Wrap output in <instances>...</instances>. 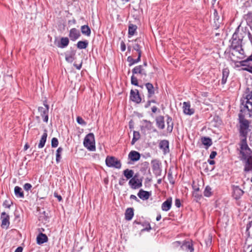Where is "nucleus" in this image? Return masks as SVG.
Instances as JSON below:
<instances>
[{
	"instance_id": "nucleus-41",
	"label": "nucleus",
	"mask_w": 252,
	"mask_h": 252,
	"mask_svg": "<svg viewBox=\"0 0 252 252\" xmlns=\"http://www.w3.org/2000/svg\"><path fill=\"white\" fill-rule=\"evenodd\" d=\"M59 142L57 138L54 137L51 140V146L52 148H56L58 146Z\"/></svg>"
},
{
	"instance_id": "nucleus-57",
	"label": "nucleus",
	"mask_w": 252,
	"mask_h": 252,
	"mask_svg": "<svg viewBox=\"0 0 252 252\" xmlns=\"http://www.w3.org/2000/svg\"><path fill=\"white\" fill-rule=\"evenodd\" d=\"M251 228H252V220L247 225V230L248 231Z\"/></svg>"
},
{
	"instance_id": "nucleus-20",
	"label": "nucleus",
	"mask_w": 252,
	"mask_h": 252,
	"mask_svg": "<svg viewBox=\"0 0 252 252\" xmlns=\"http://www.w3.org/2000/svg\"><path fill=\"white\" fill-rule=\"evenodd\" d=\"M137 195L140 199L145 200L149 199L151 195V193L148 191L141 189L137 193Z\"/></svg>"
},
{
	"instance_id": "nucleus-32",
	"label": "nucleus",
	"mask_w": 252,
	"mask_h": 252,
	"mask_svg": "<svg viewBox=\"0 0 252 252\" xmlns=\"http://www.w3.org/2000/svg\"><path fill=\"white\" fill-rule=\"evenodd\" d=\"M138 182H139V179H138L137 175L136 174L133 176V178L130 179L128 182V184L130 187L133 189V187L136 186Z\"/></svg>"
},
{
	"instance_id": "nucleus-51",
	"label": "nucleus",
	"mask_w": 252,
	"mask_h": 252,
	"mask_svg": "<svg viewBox=\"0 0 252 252\" xmlns=\"http://www.w3.org/2000/svg\"><path fill=\"white\" fill-rule=\"evenodd\" d=\"M217 153V152L216 151H212L210 155V159H213L215 158V157L216 156Z\"/></svg>"
},
{
	"instance_id": "nucleus-33",
	"label": "nucleus",
	"mask_w": 252,
	"mask_h": 252,
	"mask_svg": "<svg viewBox=\"0 0 252 252\" xmlns=\"http://www.w3.org/2000/svg\"><path fill=\"white\" fill-rule=\"evenodd\" d=\"M123 174L127 179L133 177L134 171L131 169H126L123 171Z\"/></svg>"
},
{
	"instance_id": "nucleus-8",
	"label": "nucleus",
	"mask_w": 252,
	"mask_h": 252,
	"mask_svg": "<svg viewBox=\"0 0 252 252\" xmlns=\"http://www.w3.org/2000/svg\"><path fill=\"white\" fill-rule=\"evenodd\" d=\"M130 99L136 103H140L141 102L142 99L140 95L139 91L138 90L135 89V90H131L130 93Z\"/></svg>"
},
{
	"instance_id": "nucleus-21",
	"label": "nucleus",
	"mask_w": 252,
	"mask_h": 252,
	"mask_svg": "<svg viewBox=\"0 0 252 252\" xmlns=\"http://www.w3.org/2000/svg\"><path fill=\"white\" fill-rule=\"evenodd\" d=\"M128 158L132 161H138L140 158V154L137 151H132L128 154Z\"/></svg>"
},
{
	"instance_id": "nucleus-48",
	"label": "nucleus",
	"mask_w": 252,
	"mask_h": 252,
	"mask_svg": "<svg viewBox=\"0 0 252 252\" xmlns=\"http://www.w3.org/2000/svg\"><path fill=\"white\" fill-rule=\"evenodd\" d=\"M126 49V46L125 42L123 41H122L121 42V49L122 51H125Z\"/></svg>"
},
{
	"instance_id": "nucleus-35",
	"label": "nucleus",
	"mask_w": 252,
	"mask_h": 252,
	"mask_svg": "<svg viewBox=\"0 0 252 252\" xmlns=\"http://www.w3.org/2000/svg\"><path fill=\"white\" fill-rule=\"evenodd\" d=\"M139 39L137 38L136 39L135 41V44L133 46V48L134 50L136 51L138 53V54H142V51L141 50V46L138 43Z\"/></svg>"
},
{
	"instance_id": "nucleus-14",
	"label": "nucleus",
	"mask_w": 252,
	"mask_h": 252,
	"mask_svg": "<svg viewBox=\"0 0 252 252\" xmlns=\"http://www.w3.org/2000/svg\"><path fill=\"white\" fill-rule=\"evenodd\" d=\"M133 75L136 74H140L142 76H147V73L145 70L143 68L142 65H139L134 67L132 70Z\"/></svg>"
},
{
	"instance_id": "nucleus-38",
	"label": "nucleus",
	"mask_w": 252,
	"mask_h": 252,
	"mask_svg": "<svg viewBox=\"0 0 252 252\" xmlns=\"http://www.w3.org/2000/svg\"><path fill=\"white\" fill-rule=\"evenodd\" d=\"M137 29V26L135 25L130 24L128 27V34L132 36L135 33Z\"/></svg>"
},
{
	"instance_id": "nucleus-53",
	"label": "nucleus",
	"mask_w": 252,
	"mask_h": 252,
	"mask_svg": "<svg viewBox=\"0 0 252 252\" xmlns=\"http://www.w3.org/2000/svg\"><path fill=\"white\" fill-rule=\"evenodd\" d=\"M126 180L124 179L123 178H121L120 179L119 181V184L121 186H123L124 184L125 183Z\"/></svg>"
},
{
	"instance_id": "nucleus-10",
	"label": "nucleus",
	"mask_w": 252,
	"mask_h": 252,
	"mask_svg": "<svg viewBox=\"0 0 252 252\" xmlns=\"http://www.w3.org/2000/svg\"><path fill=\"white\" fill-rule=\"evenodd\" d=\"M222 20L219 15L217 10H214V27L215 29H218L222 24Z\"/></svg>"
},
{
	"instance_id": "nucleus-13",
	"label": "nucleus",
	"mask_w": 252,
	"mask_h": 252,
	"mask_svg": "<svg viewBox=\"0 0 252 252\" xmlns=\"http://www.w3.org/2000/svg\"><path fill=\"white\" fill-rule=\"evenodd\" d=\"M183 112L188 115H191L194 113V109L190 108V104L189 102H184L183 103Z\"/></svg>"
},
{
	"instance_id": "nucleus-59",
	"label": "nucleus",
	"mask_w": 252,
	"mask_h": 252,
	"mask_svg": "<svg viewBox=\"0 0 252 252\" xmlns=\"http://www.w3.org/2000/svg\"><path fill=\"white\" fill-rule=\"evenodd\" d=\"M23 248L21 247H18L15 251L14 252H22Z\"/></svg>"
},
{
	"instance_id": "nucleus-46",
	"label": "nucleus",
	"mask_w": 252,
	"mask_h": 252,
	"mask_svg": "<svg viewBox=\"0 0 252 252\" xmlns=\"http://www.w3.org/2000/svg\"><path fill=\"white\" fill-rule=\"evenodd\" d=\"M142 186V180L139 179V182H137L136 186L133 187V189H138V188L141 187Z\"/></svg>"
},
{
	"instance_id": "nucleus-62",
	"label": "nucleus",
	"mask_w": 252,
	"mask_h": 252,
	"mask_svg": "<svg viewBox=\"0 0 252 252\" xmlns=\"http://www.w3.org/2000/svg\"><path fill=\"white\" fill-rule=\"evenodd\" d=\"M138 139H137L136 138H135L133 136V138L132 139V141H131V145H134L135 144V143L138 140Z\"/></svg>"
},
{
	"instance_id": "nucleus-64",
	"label": "nucleus",
	"mask_w": 252,
	"mask_h": 252,
	"mask_svg": "<svg viewBox=\"0 0 252 252\" xmlns=\"http://www.w3.org/2000/svg\"><path fill=\"white\" fill-rule=\"evenodd\" d=\"M158 110V108L154 106H153L152 108V111L153 112V113H156L157 112Z\"/></svg>"
},
{
	"instance_id": "nucleus-44",
	"label": "nucleus",
	"mask_w": 252,
	"mask_h": 252,
	"mask_svg": "<svg viewBox=\"0 0 252 252\" xmlns=\"http://www.w3.org/2000/svg\"><path fill=\"white\" fill-rule=\"evenodd\" d=\"M24 189L26 190V191H29V190H30L32 188V186L31 185V184L30 183H26L24 185Z\"/></svg>"
},
{
	"instance_id": "nucleus-50",
	"label": "nucleus",
	"mask_w": 252,
	"mask_h": 252,
	"mask_svg": "<svg viewBox=\"0 0 252 252\" xmlns=\"http://www.w3.org/2000/svg\"><path fill=\"white\" fill-rule=\"evenodd\" d=\"M244 70L247 71L252 74V65H248L247 67L245 68Z\"/></svg>"
},
{
	"instance_id": "nucleus-23",
	"label": "nucleus",
	"mask_w": 252,
	"mask_h": 252,
	"mask_svg": "<svg viewBox=\"0 0 252 252\" xmlns=\"http://www.w3.org/2000/svg\"><path fill=\"white\" fill-rule=\"evenodd\" d=\"M37 243L39 245L42 244L48 241V237L47 235L42 233H40L36 238Z\"/></svg>"
},
{
	"instance_id": "nucleus-19",
	"label": "nucleus",
	"mask_w": 252,
	"mask_h": 252,
	"mask_svg": "<svg viewBox=\"0 0 252 252\" xmlns=\"http://www.w3.org/2000/svg\"><path fill=\"white\" fill-rule=\"evenodd\" d=\"M156 125L160 129L165 128L164 118L163 116H158L156 119Z\"/></svg>"
},
{
	"instance_id": "nucleus-49",
	"label": "nucleus",
	"mask_w": 252,
	"mask_h": 252,
	"mask_svg": "<svg viewBox=\"0 0 252 252\" xmlns=\"http://www.w3.org/2000/svg\"><path fill=\"white\" fill-rule=\"evenodd\" d=\"M133 137L136 138L137 139H139L140 137V133L138 131H133Z\"/></svg>"
},
{
	"instance_id": "nucleus-30",
	"label": "nucleus",
	"mask_w": 252,
	"mask_h": 252,
	"mask_svg": "<svg viewBox=\"0 0 252 252\" xmlns=\"http://www.w3.org/2000/svg\"><path fill=\"white\" fill-rule=\"evenodd\" d=\"M201 142L202 144L206 146V149H207L212 144V139L209 137H203L201 138Z\"/></svg>"
},
{
	"instance_id": "nucleus-9",
	"label": "nucleus",
	"mask_w": 252,
	"mask_h": 252,
	"mask_svg": "<svg viewBox=\"0 0 252 252\" xmlns=\"http://www.w3.org/2000/svg\"><path fill=\"white\" fill-rule=\"evenodd\" d=\"M0 219L1 220V227L7 229L10 224L9 216L4 212L1 214Z\"/></svg>"
},
{
	"instance_id": "nucleus-31",
	"label": "nucleus",
	"mask_w": 252,
	"mask_h": 252,
	"mask_svg": "<svg viewBox=\"0 0 252 252\" xmlns=\"http://www.w3.org/2000/svg\"><path fill=\"white\" fill-rule=\"evenodd\" d=\"M89 44V42L87 40L84 41H79L77 43V47L79 49H86Z\"/></svg>"
},
{
	"instance_id": "nucleus-63",
	"label": "nucleus",
	"mask_w": 252,
	"mask_h": 252,
	"mask_svg": "<svg viewBox=\"0 0 252 252\" xmlns=\"http://www.w3.org/2000/svg\"><path fill=\"white\" fill-rule=\"evenodd\" d=\"M76 23V21L75 20V19H73V20H69L68 21V24H75Z\"/></svg>"
},
{
	"instance_id": "nucleus-52",
	"label": "nucleus",
	"mask_w": 252,
	"mask_h": 252,
	"mask_svg": "<svg viewBox=\"0 0 252 252\" xmlns=\"http://www.w3.org/2000/svg\"><path fill=\"white\" fill-rule=\"evenodd\" d=\"M130 199H133L137 202H140V200L139 199H138V198L135 195H133V194H132L130 196Z\"/></svg>"
},
{
	"instance_id": "nucleus-16",
	"label": "nucleus",
	"mask_w": 252,
	"mask_h": 252,
	"mask_svg": "<svg viewBox=\"0 0 252 252\" xmlns=\"http://www.w3.org/2000/svg\"><path fill=\"white\" fill-rule=\"evenodd\" d=\"M159 148L162 150L164 154L169 153V142L167 140H163L160 141L159 144Z\"/></svg>"
},
{
	"instance_id": "nucleus-61",
	"label": "nucleus",
	"mask_w": 252,
	"mask_h": 252,
	"mask_svg": "<svg viewBox=\"0 0 252 252\" xmlns=\"http://www.w3.org/2000/svg\"><path fill=\"white\" fill-rule=\"evenodd\" d=\"M141 55L142 54H138V58L135 59V61L137 63H139V62H140L141 61Z\"/></svg>"
},
{
	"instance_id": "nucleus-15",
	"label": "nucleus",
	"mask_w": 252,
	"mask_h": 252,
	"mask_svg": "<svg viewBox=\"0 0 252 252\" xmlns=\"http://www.w3.org/2000/svg\"><path fill=\"white\" fill-rule=\"evenodd\" d=\"M233 190L232 196L236 200L239 199L244 192L238 186H234Z\"/></svg>"
},
{
	"instance_id": "nucleus-58",
	"label": "nucleus",
	"mask_w": 252,
	"mask_h": 252,
	"mask_svg": "<svg viewBox=\"0 0 252 252\" xmlns=\"http://www.w3.org/2000/svg\"><path fill=\"white\" fill-rule=\"evenodd\" d=\"M235 41H236V39H234L233 40V41H232V47H233L234 49H236L237 48H239V46L237 47L236 45H234L235 43Z\"/></svg>"
},
{
	"instance_id": "nucleus-5",
	"label": "nucleus",
	"mask_w": 252,
	"mask_h": 252,
	"mask_svg": "<svg viewBox=\"0 0 252 252\" xmlns=\"http://www.w3.org/2000/svg\"><path fill=\"white\" fill-rule=\"evenodd\" d=\"M106 165L109 167L120 169L122 164L120 160L113 156H107L105 159Z\"/></svg>"
},
{
	"instance_id": "nucleus-39",
	"label": "nucleus",
	"mask_w": 252,
	"mask_h": 252,
	"mask_svg": "<svg viewBox=\"0 0 252 252\" xmlns=\"http://www.w3.org/2000/svg\"><path fill=\"white\" fill-rule=\"evenodd\" d=\"M149 167V163L147 161L142 162L140 165V171L145 172Z\"/></svg>"
},
{
	"instance_id": "nucleus-17",
	"label": "nucleus",
	"mask_w": 252,
	"mask_h": 252,
	"mask_svg": "<svg viewBox=\"0 0 252 252\" xmlns=\"http://www.w3.org/2000/svg\"><path fill=\"white\" fill-rule=\"evenodd\" d=\"M183 250L193 252L194 249L193 248V245L191 242L189 241H184L181 246Z\"/></svg>"
},
{
	"instance_id": "nucleus-60",
	"label": "nucleus",
	"mask_w": 252,
	"mask_h": 252,
	"mask_svg": "<svg viewBox=\"0 0 252 252\" xmlns=\"http://www.w3.org/2000/svg\"><path fill=\"white\" fill-rule=\"evenodd\" d=\"M7 201H5L3 203V205L4 206H5V207H7L8 208H10V206H11V205L10 204H8L7 203Z\"/></svg>"
},
{
	"instance_id": "nucleus-11",
	"label": "nucleus",
	"mask_w": 252,
	"mask_h": 252,
	"mask_svg": "<svg viewBox=\"0 0 252 252\" xmlns=\"http://www.w3.org/2000/svg\"><path fill=\"white\" fill-rule=\"evenodd\" d=\"M81 36L80 31L76 28L71 29L69 33V37L71 40L74 41Z\"/></svg>"
},
{
	"instance_id": "nucleus-43",
	"label": "nucleus",
	"mask_w": 252,
	"mask_h": 252,
	"mask_svg": "<svg viewBox=\"0 0 252 252\" xmlns=\"http://www.w3.org/2000/svg\"><path fill=\"white\" fill-rule=\"evenodd\" d=\"M77 123L81 125L85 126L86 125V122L82 119V117L78 116L76 118Z\"/></svg>"
},
{
	"instance_id": "nucleus-42",
	"label": "nucleus",
	"mask_w": 252,
	"mask_h": 252,
	"mask_svg": "<svg viewBox=\"0 0 252 252\" xmlns=\"http://www.w3.org/2000/svg\"><path fill=\"white\" fill-rule=\"evenodd\" d=\"M131 83L134 86H139L138 80L133 74L131 77Z\"/></svg>"
},
{
	"instance_id": "nucleus-37",
	"label": "nucleus",
	"mask_w": 252,
	"mask_h": 252,
	"mask_svg": "<svg viewBox=\"0 0 252 252\" xmlns=\"http://www.w3.org/2000/svg\"><path fill=\"white\" fill-rule=\"evenodd\" d=\"M203 193L205 196L207 197H210L213 194L212 191V188L209 186H206Z\"/></svg>"
},
{
	"instance_id": "nucleus-40",
	"label": "nucleus",
	"mask_w": 252,
	"mask_h": 252,
	"mask_svg": "<svg viewBox=\"0 0 252 252\" xmlns=\"http://www.w3.org/2000/svg\"><path fill=\"white\" fill-rule=\"evenodd\" d=\"M127 61L129 63V66H131L133 64L137 63L135 61V59H133L131 56H128L127 58Z\"/></svg>"
},
{
	"instance_id": "nucleus-18",
	"label": "nucleus",
	"mask_w": 252,
	"mask_h": 252,
	"mask_svg": "<svg viewBox=\"0 0 252 252\" xmlns=\"http://www.w3.org/2000/svg\"><path fill=\"white\" fill-rule=\"evenodd\" d=\"M172 199L171 197H169L166 201L163 202L161 205V209L164 211H168L171 207Z\"/></svg>"
},
{
	"instance_id": "nucleus-47",
	"label": "nucleus",
	"mask_w": 252,
	"mask_h": 252,
	"mask_svg": "<svg viewBox=\"0 0 252 252\" xmlns=\"http://www.w3.org/2000/svg\"><path fill=\"white\" fill-rule=\"evenodd\" d=\"M175 205L178 208H179L181 206V204L180 200L179 199L176 198L175 199Z\"/></svg>"
},
{
	"instance_id": "nucleus-28",
	"label": "nucleus",
	"mask_w": 252,
	"mask_h": 252,
	"mask_svg": "<svg viewBox=\"0 0 252 252\" xmlns=\"http://www.w3.org/2000/svg\"><path fill=\"white\" fill-rule=\"evenodd\" d=\"M14 193L17 198H23L24 197V192L21 188L16 186L14 188Z\"/></svg>"
},
{
	"instance_id": "nucleus-56",
	"label": "nucleus",
	"mask_w": 252,
	"mask_h": 252,
	"mask_svg": "<svg viewBox=\"0 0 252 252\" xmlns=\"http://www.w3.org/2000/svg\"><path fill=\"white\" fill-rule=\"evenodd\" d=\"M42 214L44 215V218L45 220H47L49 218L48 213H47L45 211H43L42 213Z\"/></svg>"
},
{
	"instance_id": "nucleus-22",
	"label": "nucleus",
	"mask_w": 252,
	"mask_h": 252,
	"mask_svg": "<svg viewBox=\"0 0 252 252\" xmlns=\"http://www.w3.org/2000/svg\"><path fill=\"white\" fill-rule=\"evenodd\" d=\"M145 85L148 91V97L151 98L155 94L154 86L150 83H147Z\"/></svg>"
},
{
	"instance_id": "nucleus-6",
	"label": "nucleus",
	"mask_w": 252,
	"mask_h": 252,
	"mask_svg": "<svg viewBox=\"0 0 252 252\" xmlns=\"http://www.w3.org/2000/svg\"><path fill=\"white\" fill-rule=\"evenodd\" d=\"M152 167L153 172L156 176H160L161 174V163L157 159L151 161Z\"/></svg>"
},
{
	"instance_id": "nucleus-34",
	"label": "nucleus",
	"mask_w": 252,
	"mask_h": 252,
	"mask_svg": "<svg viewBox=\"0 0 252 252\" xmlns=\"http://www.w3.org/2000/svg\"><path fill=\"white\" fill-rule=\"evenodd\" d=\"M69 44V39L67 37H62L61 39V42L58 47L61 48L66 47Z\"/></svg>"
},
{
	"instance_id": "nucleus-1",
	"label": "nucleus",
	"mask_w": 252,
	"mask_h": 252,
	"mask_svg": "<svg viewBox=\"0 0 252 252\" xmlns=\"http://www.w3.org/2000/svg\"><path fill=\"white\" fill-rule=\"evenodd\" d=\"M243 112L241 111L238 114V121L239 124V136L241 137L239 146L240 149L249 150V147L247 144V138L248 133L251 131L250 129L251 122L245 118Z\"/></svg>"
},
{
	"instance_id": "nucleus-3",
	"label": "nucleus",
	"mask_w": 252,
	"mask_h": 252,
	"mask_svg": "<svg viewBox=\"0 0 252 252\" xmlns=\"http://www.w3.org/2000/svg\"><path fill=\"white\" fill-rule=\"evenodd\" d=\"M248 112L250 117H252V91L247 95L244 100H241V112Z\"/></svg>"
},
{
	"instance_id": "nucleus-24",
	"label": "nucleus",
	"mask_w": 252,
	"mask_h": 252,
	"mask_svg": "<svg viewBox=\"0 0 252 252\" xmlns=\"http://www.w3.org/2000/svg\"><path fill=\"white\" fill-rule=\"evenodd\" d=\"M229 74V69L226 67L224 68L222 70V79L221 80V84L222 85H224L227 81V78Z\"/></svg>"
},
{
	"instance_id": "nucleus-2",
	"label": "nucleus",
	"mask_w": 252,
	"mask_h": 252,
	"mask_svg": "<svg viewBox=\"0 0 252 252\" xmlns=\"http://www.w3.org/2000/svg\"><path fill=\"white\" fill-rule=\"evenodd\" d=\"M252 151L249 148V150H243L240 149V154L241 155L240 159L245 161L244 171L246 172H252V156H250Z\"/></svg>"
},
{
	"instance_id": "nucleus-12",
	"label": "nucleus",
	"mask_w": 252,
	"mask_h": 252,
	"mask_svg": "<svg viewBox=\"0 0 252 252\" xmlns=\"http://www.w3.org/2000/svg\"><path fill=\"white\" fill-rule=\"evenodd\" d=\"M76 51L72 48L65 53V59L66 62L69 63H72L75 59Z\"/></svg>"
},
{
	"instance_id": "nucleus-25",
	"label": "nucleus",
	"mask_w": 252,
	"mask_h": 252,
	"mask_svg": "<svg viewBox=\"0 0 252 252\" xmlns=\"http://www.w3.org/2000/svg\"><path fill=\"white\" fill-rule=\"evenodd\" d=\"M166 117V124L167 125V131L169 133H171L173 129V122L172 121V118L170 116L167 115Z\"/></svg>"
},
{
	"instance_id": "nucleus-4",
	"label": "nucleus",
	"mask_w": 252,
	"mask_h": 252,
	"mask_svg": "<svg viewBox=\"0 0 252 252\" xmlns=\"http://www.w3.org/2000/svg\"><path fill=\"white\" fill-rule=\"evenodd\" d=\"M83 144L84 147L89 151H94L95 150L94 136L93 133H90L85 136Z\"/></svg>"
},
{
	"instance_id": "nucleus-29",
	"label": "nucleus",
	"mask_w": 252,
	"mask_h": 252,
	"mask_svg": "<svg viewBox=\"0 0 252 252\" xmlns=\"http://www.w3.org/2000/svg\"><path fill=\"white\" fill-rule=\"evenodd\" d=\"M81 31L83 35L90 36L91 33V29L88 25H83L81 27Z\"/></svg>"
},
{
	"instance_id": "nucleus-55",
	"label": "nucleus",
	"mask_w": 252,
	"mask_h": 252,
	"mask_svg": "<svg viewBox=\"0 0 252 252\" xmlns=\"http://www.w3.org/2000/svg\"><path fill=\"white\" fill-rule=\"evenodd\" d=\"M82 62H81L79 64L74 63L73 65L76 67V69L80 70L82 67Z\"/></svg>"
},
{
	"instance_id": "nucleus-54",
	"label": "nucleus",
	"mask_w": 252,
	"mask_h": 252,
	"mask_svg": "<svg viewBox=\"0 0 252 252\" xmlns=\"http://www.w3.org/2000/svg\"><path fill=\"white\" fill-rule=\"evenodd\" d=\"M54 196L57 197L59 200V201H61L62 200V197L60 195H58V194L56 192H54Z\"/></svg>"
},
{
	"instance_id": "nucleus-36",
	"label": "nucleus",
	"mask_w": 252,
	"mask_h": 252,
	"mask_svg": "<svg viewBox=\"0 0 252 252\" xmlns=\"http://www.w3.org/2000/svg\"><path fill=\"white\" fill-rule=\"evenodd\" d=\"M63 151V148L62 147H59L56 151V161L57 163H59L61 161V153Z\"/></svg>"
},
{
	"instance_id": "nucleus-7",
	"label": "nucleus",
	"mask_w": 252,
	"mask_h": 252,
	"mask_svg": "<svg viewBox=\"0 0 252 252\" xmlns=\"http://www.w3.org/2000/svg\"><path fill=\"white\" fill-rule=\"evenodd\" d=\"M44 107H39L38 108V112L40 113V115L43 119V121L47 123L48 121V112L49 106L48 104L44 103Z\"/></svg>"
},
{
	"instance_id": "nucleus-45",
	"label": "nucleus",
	"mask_w": 252,
	"mask_h": 252,
	"mask_svg": "<svg viewBox=\"0 0 252 252\" xmlns=\"http://www.w3.org/2000/svg\"><path fill=\"white\" fill-rule=\"evenodd\" d=\"M144 121L145 123H146V127L148 129H151V127H152V123L150 121H147V120H144Z\"/></svg>"
},
{
	"instance_id": "nucleus-26",
	"label": "nucleus",
	"mask_w": 252,
	"mask_h": 252,
	"mask_svg": "<svg viewBox=\"0 0 252 252\" xmlns=\"http://www.w3.org/2000/svg\"><path fill=\"white\" fill-rule=\"evenodd\" d=\"M134 215V210L132 208H128L125 212V219L127 220H130Z\"/></svg>"
},
{
	"instance_id": "nucleus-27",
	"label": "nucleus",
	"mask_w": 252,
	"mask_h": 252,
	"mask_svg": "<svg viewBox=\"0 0 252 252\" xmlns=\"http://www.w3.org/2000/svg\"><path fill=\"white\" fill-rule=\"evenodd\" d=\"M47 137V130L46 129H45L44 132L43 134V135L40 140L38 145V147L39 148H42L44 146L45 144L46 141Z\"/></svg>"
}]
</instances>
